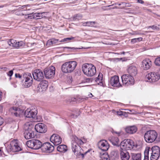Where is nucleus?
Here are the masks:
<instances>
[{
  "label": "nucleus",
  "instance_id": "28",
  "mask_svg": "<svg viewBox=\"0 0 160 160\" xmlns=\"http://www.w3.org/2000/svg\"><path fill=\"white\" fill-rule=\"evenodd\" d=\"M57 149V151L61 152H65L68 150L67 146L65 145L62 144L58 146Z\"/></svg>",
  "mask_w": 160,
  "mask_h": 160
},
{
  "label": "nucleus",
  "instance_id": "24",
  "mask_svg": "<svg viewBox=\"0 0 160 160\" xmlns=\"http://www.w3.org/2000/svg\"><path fill=\"white\" fill-rule=\"evenodd\" d=\"M120 155L122 160H129L130 156L129 153L125 150H120Z\"/></svg>",
  "mask_w": 160,
  "mask_h": 160
},
{
  "label": "nucleus",
  "instance_id": "26",
  "mask_svg": "<svg viewBox=\"0 0 160 160\" xmlns=\"http://www.w3.org/2000/svg\"><path fill=\"white\" fill-rule=\"evenodd\" d=\"M126 132L130 134H132L136 132L137 130V128L135 126H128L125 128Z\"/></svg>",
  "mask_w": 160,
  "mask_h": 160
},
{
  "label": "nucleus",
  "instance_id": "41",
  "mask_svg": "<svg viewBox=\"0 0 160 160\" xmlns=\"http://www.w3.org/2000/svg\"><path fill=\"white\" fill-rule=\"evenodd\" d=\"M79 115V111H76V112L73 113L71 115V116L73 118H77Z\"/></svg>",
  "mask_w": 160,
  "mask_h": 160
},
{
  "label": "nucleus",
  "instance_id": "42",
  "mask_svg": "<svg viewBox=\"0 0 160 160\" xmlns=\"http://www.w3.org/2000/svg\"><path fill=\"white\" fill-rule=\"evenodd\" d=\"M63 48H68V49H75V48H71V47H63ZM84 48L83 47H81V48H75V49H88V48Z\"/></svg>",
  "mask_w": 160,
  "mask_h": 160
},
{
  "label": "nucleus",
  "instance_id": "7",
  "mask_svg": "<svg viewBox=\"0 0 160 160\" xmlns=\"http://www.w3.org/2000/svg\"><path fill=\"white\" fill-rule=\"evenodd\" d=\"M27 146L33 149H38L42 148V142L37 139H32L26 142Z\"/></svg>",
  "mask_w": 160,
  "mask_h": 160
},
{
  "label": "nucleus",
  "instance_id": "20",
  "mask_svg": "<svg viewBox=\"0 0 160 160\" xmlns=\"http://www.w3.org/2000/svg\"><path fill=\"white\" fill-rule=\"evenodd\" d=\"M152 61L148 58L143 60L142 62V67L144 70H148L152 66Z\"/></svg>",
  "mask_w": 160,
  "mask_h": 160
},
{
  "label": "nucleus",
  "instance_id": "60",
  "mask_svg": "<svg viewBox=\"0 0 160 160\" xmlns=\"http://www.w3.org/2000/svg\"><path fill=\"white\" fill-rule=\"evenodd\" d=\"M91 81V79L90 78H88L86 79V82H89Z\"/></svg>",
  "mask_w": 160,
  "mask_h": 160
},
{
  "label": "nucleus",
  "instance_id": "2",
  "mask_svg": "<svg viewBox=\"0 0 160 160\" xmlns=\"http://www.w3.org/2000/svg\"><path fill=\"white\" fill-rule=\"evenodd\" d=\"M83 72L85 75L88 77H92L96 72L95 67L92 64L85 63L82 67Z\"/></svg>",
  "mask_w": 160,
  "mask_h": 160
},
{
  "label": "nucleus",
  "instance_id": "48",
  "mask_svg": "<svg viewBox=\"0 0 160 160\" xmlns=\"http://www.w3.org/2000/svg\"><path fill=\"white\" fill-rule=\"evenodd\" d=\"M28 15L29 19H34V13H30L28 14Z\"/></svg>",
  "mask_w": 160,
  "mask_h": 160
},
{
  "label": "nucleus",
  "instance_id": "19",
  "mask_svg": "<svg viewBox=\"0 0 160 160\" xmlns=\"http://www.w3.org/2000/svg\"><path fill=\"white\" fill-rule=\"evenodd\" d=\"M110 83L114 87H122V84L119 82V77L117 76H114L111 78Z\"/></svg>",
  "mask_w": 160,
  "mask_h": 160
},
{
  "label": "nucleus",
  "instance_id": "40",
  "mask_svg": "<svg viewBox=\"0 0 160 160\" xmlns=\"http://www.w3.org/2000/svg\"><path fill=\"white\" fill-rule=\"evenodd\" d=\"M154 63L156 65L160 66V57L157 58L155 59Z\"/></svg>",
  "mask_w": 160,
  "mask_h": 160
},
{
  "label": "nucleus",
  "instance_id": "35",
  "mask_svg": "<svg viewBox=\"0 0 160 160\" xmlns=\"http://www.w3.org/2000/svg\"><path fill=\"white\" fill-rule=\"evenodd\" d=\"M96 22H88L84 23L85 24L84 26H86L89 27H96V26L95 25Z\"/></svg>",
  "mask_w": 160,
  "mask_h": 160
},
{
  "label": "nucleus",
  "instance_id": "52",
  "mask_svg": "<svg viewBox=\"0 0 160 160\" xmlns=\"http://www.w3.org/2000/svg\"><path fill=\"white\" fill-rule=\"evenodd\" d=\"M122 4L126 6L127 7H130L131 6V4L130 3H126L125 2H122Z\"/></svg>",
  "mask_w": 160,
  "mask_h": 160
},
{
  "label": "nucleus",
  "instance_id": "13",
  "mask_svg": "<svg viewBox=\"0 0 160 160\" xmlns=\"http://www.w3.org/2000/svg\"><path fill=\"white\" fill-rule=\"evenodd\" d=\"M32 75L34 79L38 81H42L44 78L43 72L40 69L35 70L32 73Z\"/></svg>",
  "mask_w": 160,
  "mask_h": 160
},
{
  "label": "nucleus",
  "instance_id": "46",
  "mask_svg": "<svg viewBox=\"0 0 160 160\" xmlns=\"http://www.w3.org/2000/svg\"><path fill=\"white\" fill-rule=\"evenodd\" d=\"M19 14H17L18 15H24V18L26 19H29V18H28V14H25L24 15V14L23 13H22L21 12V11L19 12Z\"/></svg>",
  "mask_w": 160,
  "mask_h": 160
},
{
  "label": "nucleus",
  "instance_id": "15",
  "mask_svg": "<svg viewBox=\"0 0 160 160\" xmlns=\"http://www.w3.org/2000/svg\"><path fill=\"white\" fill-rule=\"evenodd\" d=\"M37 110L35 109L32 110L28 108L25 111L24 113L25 117L29 118H35L37 114Z\"/></svg>",
  "mask_w": 160,
  "mask_h": 160
},
{
  "label": "nucleus",
  "instance_id": "51",
  "mask_svg": "<svg viewBox=\"0 0 160 160\" xmlns=\"http://www.w3.org/2000/svg\"><path fill=\"white\" fill-rule=\"evenodd\" d=\"M70 102H76L77 101V97L76 98H71L69 100Z\"/></svg>",
  "mask_w": 160,
  "mask_h": 160
},
{
  "label": "nucleus",
  "instance_id": "11",
  "mask_svg": "<svg viewBox=\"0 0 160 160\" xmlns=\"http://www.w3.org/2000/svg\"><path fill=\"white\" fill-rule=\"evenodd\" d=\"M55 67L52 66L45 68L43 71L45 77L48 79L53 78L55 74Z\"/></svg>",
  "mask_w": 160,
  "mask_h": 160
},
{
  "label": "nucleus",
  "instance_id": "54",
  "mask_svg": "<svg viewBox=\"0 0 160 160\" xmlns=\"http://www.w3.org/2000/svg\"><path fill=\"white\" fill-rule=\"evenodd\" d=\"M151 28L153 29V30H157V29H158L159 28H158L157 26H154V25H153V26H152V27H151Z\"/></svg>",
  "mask_w": 160,
  "mask_h": 160
},
{
  "label": "nucleus",
  "instance_id": "57",
  "mask_svg": "<svg viewBox=\"0 0 160 160\" xmlns=\"http://www.w3.org/2000/svg\"><path fill=\"white\" fill-rule=\"evenodd\" d=\"M3 71H6L7 70L8 68L5 67H2L0 68Z\"/></svg>",
  "mask_w": 160,
  "mask_h": 160
},
{
  "label": "nucleus",
  "instance_id": "36",
  "mask_svg": "<svg viewBox=\"0 0 160 160\" xmlns=\"http://www.w3.org/2000/svg\"><path fill=\"white\" fill-rule=\"evenodd\" d=\"M102 160H110L108 155L107 153H104L101 156Z\"/></svg>",
  "mask_w": 160,
  "mask_h": 160
},
{
  "label": "nucleus",
  "instance_id": "34",
  "mask_svg": "<svg viewBox=\"0 0 160 160\" xmlns=\"http://www.w3.org/2000/svg\"><path fill=\"white\" fill-rule=\"evenodd\" d=\"M102 74L99 73L98 77L96 78L95 81L98 84L99 83H102L103 80Z\"/></svg>",
  "mask_w": 160,
  "mask_h": 160
},
{
  "label": "nucleus",
  "instance_id": "37",
  "mask_svg": "<svg viewBox=\"0 0 160 160\" xmlns=\"http://www.w3.org/2000/svg\"><path fill=\"white\" fill-rule=\"evenodd\" d=\"M17 46L16 48H18L20 47H23L24 46L25 43L22 41L18 42H17Z\"/></svg>",
  "mask_w": 160,
  "mask_h": 160
},
{
  "label": "nucleus",
  "instance_id": "33",
  "mask_svg": "<svg viewBox=\"0 0 160 160\" xmlns=\"http://www.w3.org/2000/svg\"><path fill=\"white\" fill-rule=\"evenodd\" d=\"M73 142H76L78 144V145H82L84 144L83 141H82L80 138H79L76 136H75L73 138Z\"/></svg>",
  "mask_w": 160,
  "mask_h": 160
},
{
  "label": "nucleus",
  "instance_id": "50",
  "mask_svg": "<svg viewBox=\"0 0 160 160\" xmlns=\"http://www.w3.org/2000/svg\"><path fill=\"white\" fill-rule=\"evenodd\" d=\"M51 40L53 44H55L58 42V39H56L55 38H52Z\"/></svg>",
  "mask_w": 160,
  "mask_h": 160
},
{
  "label": "nucleus",
  "instance_id": "44",
  "mask_svg": "<svg viewBox=\"0 0 160 160\" xmlns=\"http://www.w3.org/2000/svg\"><path fill=\"white\" fill-rule=\"evenodd\" d=\"M84 99L83 98H81L80 97H77L76 103H79L84 100Z\"/></svg>",
  "mask_w": 160,
  "mask_h": 160
},
{
  "label": "nucleus",
  "instance_id": "8",
  "mask_svg": "<svg viewBox=\"0 0 160 160\" xmlns=\"http://www.w3.org/2000/svg\"><path fill=\"white\" fill-rule=\"evenodd\" d=\"M122 85L128 86L133 85L134 83V80L132 76L128 74H124L121 77Z\"/></svg>",
  "mask_w": 160,
  "mask_h": 160
},
{
  "label": "nucleus",
  "instance_id": "23",
  "mask_svg": "<svg viewBox=\"0 0 160 160\" xmlns=\"http://www.w3.org/2000/svg\"><path fill=\"white\" fill-rule=\"evenodd\" d=\"M10 111L12 115L18 117L19 116L22 112V111L20 108L16 107H12L10 109Z\"/></svg>",
  "mask_w": 160,
  "mask_h": 160
},
{
  "label": "nucleus",
  "instance_id": "22",
  "mask_svg": "<svg viewBox=\"0 0 160 160\" xmlns=\"http://www.w3.org/2000/svg\"><path fill=\"white\" fill-rule=\"evenodd\" d=\"M146 153H152L160 154V148L158 146H154L151 148L149 147H146Z\"/></svg>",
  "mask_w": 160,
  "mask_h": 160
},
{
  "label": "nucleus",
  "instance_id": "4",
  "mask_svg": "<svg viewBox=\"0 0 160 160\" xmlns=\"http://www.w3.org/2000/svg\"><path fill=\"white\" fill-rule=\"evenodd\" d=\"M5 146L8 153L11 151L16 152L21 150V148L18 143L17 141L15 140L12 141L10 143L6 144Z\"/></svg>",
  "mask_w": 160,
  "mask_h": 160
},
{
  "label": "nucleus",
  "instance_id": "1",
  "mask_svg": "<svg viewBox=\"0 0 160 160\" xmlns=\"http://www.w3.org/2000/svg\"><path fill=\"white\" fill-rule=\"evenodd\" d=\"M15 77L22 80V86L24 88H28L32 86L33 81L31 74L29 72H25L22 75L19 73H16Z\"/></svg>",
  "mask_w": 160,
  "mask_h": 160
},
{
  "label": "nucleus",
  "instance_id": "17",
  "mask_svg": "<svg viewBox=\"0 0 160 160\" xmlns=\"http://www.w3.org/2000/svg\"><path fill=\"white\" fill-rule=\"evenodd\" d=\"M72 149L73 152L77 156H79L80 154L82 153V151H83V150L79 145L76 142H72Z\"/></svg>",
  "mask_w": 160,
  "mask_h": 160
},
{
  "label": "nucleus",
  "instance_id": "47",
  "mask_svg": "<svg viewBox=\"0 0 160 160\" xmlns=\"http://www.w3.org/2000/svg\"><path fill=\"white\" fill-rule=\"evenodd\" d=\"M90 151V150H88L87 151L85 152L84 153H83V151H82V153H80V155H81L82 156V158H83L84 157V156L85 155H86V154L89 152Z\"/></svg>",
  "mask_w": 160,
  "mask_h": 160
},
{
  "label": "nucleus",
  "instance_id": "63",
  "mask_svg": "<svg viewBox=\"0 0 160 160\" xmlns=\"http://www.w3.org/2000/svg\"><path fill=\"white\" fill-rule=\"evenodd\" d=\"M114 59L115 60H117L118 61H120V59L119 58H114Z\"/></svg>",
  "mask_w": 160,
  "mask_h": 160
},
{
  "label": "nucleus",
  "instance_id": "3",
  "mask_svg": "<svg viewBox=\"0 0 160 160\" xmlns=\"http://www.w3.org/2000/svg\"><path fill=\"white\" fill-rule=\"evenodd\" d=\"M77 66L75 61H71L64 63L61 66L62 71L64 73H70L72 72Z\"/></svg>",
  "mask_w": 160,
  "mask_h": 160
},
{
  "label": "nucleus",
  "instance_id": "6",
  "mask_svg": "<svg viewBox=\"0 0 160 160\" xmlns=\"http://www.w3.org/2000/svg\"><path fill=\"white\" fill-rule=\"evenodd\" d=\"M134 146L133 142L132 140L130 139H125L120 143L119 145L120 150L127 151L132 149Z\"/></svg>",
  "mask_w": 160,
  "mask_h": 160
},
{
  "label": "nucleus",
  "instance_id": "21",
  "mask_svg": "<svg viewBox=\"0 0 160 160\" xmlns=\"http://www.w3.org/2000/svg\"><path fill=\"white\" fill-rule=\"evenodd\" d=\"M48 82L46 80L42 81L39 84L38 88L39 92L46 91L48 88Z\"/></svg>",
  "mask_w": 160,
  "mask_h": 160
},
{
  "label": "nucleus",
  "instance_id": "61",
  "mask_svg": "<svg viewBox=\"0 0 160 160\" xmlns=\"http://www.w3.org/2000/svg\"><path fill=\"white\" fill-rule=\"evenodd\" d=\"M2 148H0V156L2 155Z\"/></svg>",
  "mask_w": 160,
  "mask_h": 160
},
{
  "label": "nucleus",
  "instance_id": "38",
  "mask_svg": "<svg viewBox=\"0 0 160 160\" xmlns=\"http://www.w3.org/2000/svg\"><path fill=\"white\" fill-rule=\"evenodd\" d=\"M74 37H71L70 38H63L62 39V40H61L59 42H68L69 41L74 39Z\"/></svg>",
  "mask_w": 160,
  "mask_h": 160
},
{
  "label": "nucleus",
  "instance_id": "5",
  "mask_svg": "<svg viewBox=\"0 0 160 160\" xmlns=\"http://www.w3.org/2000/svg\"><path fill=\"white\" fill-rule=\"evenodd\" d=\"M158 133L154 130H150L146 132L144 135L145 141L148 143L154 142L157 138Z\"/></svg>",
  "mask_w": 160,
  "mask_h": 160
},
{
  "label": "nucleus",
  "instance_id": "9",
  "mask_svg": "<svg viewBox=\"0 0 160 160\" xmlns=\"http://www.w3.org/2000/svg\"><path fill=\"white\" fill-rule=\"evenodd\" d=\"M160 78V75L157 72H151L146 76V81L150 82H154L158 81Z\"/></svg>",
  "mask_w": 160,
  "mask_h": 160
},
{
  "label": "nucleus",
  "instance_id": "49",
  "mask_svg": "<svg viewBox=\"0 0 160 160\" xmlns=\"http://www.w3.org/2000/svg\"><path fill=\"white\" fill-rule=\"evenodd\" d=\"M52 44H53L51 40V39L48 40L47 41L46 43L47 46H49Z\"/></svg>",
  "mask_w": 160,
  "mask_h": 160
},
{
  "label": "nucleus",
  "instance_id": "39",
  "mask_svg": "<svg viewBox=\"0 0 160 160\" xmlns=\"http://www.w3.org/2000/svg\"><path fill=\"white\" fill-rule=\"evenodd\" d=\"M142 38H133L131 40V42L134 43H136L138 42L141 41L142 40Z\"/></svg>",
  "mask_w": 160,
  "mask_h": 160
},
{
  "label": "nucleus",
  "instance_id": "18",
  "mask_svg": "<svg viewBox=\"0 0 160 160\" xmlns=\"http://www.w3.org/2000/svg\"><path fill=\"white\" fill-rule=\"evenodd\" d=\"M35 129L37 132L44 133L47 131V128L46 126L43 123H39L35 126Z\"/></svg>",
  "mask_w": 160,
  "mask_h": 160
},
{
  "label": "nucleus",
  "instance_id": "16",
  "mask_svg": "<svg viewBox=\"0 0 160 160\" xmlns=\"http://www.w3.org/2000/svg\"><path fill=\"white\" fill-rule=\"evenodd\" d=\"M50 140L55 146H57L61 143L62 139L58 134H54L51 136Z\"/></svg>",
  "mask_w": 160,
  "mask_h": 160
},
{
  "label": "nucleus",
  "instance_id": "32",
  "mask_svg": "<svg viewBox=\"0 0 160 160\" xmlns=\"http://www.w3.org/2000/svg\"><path fill=\"white\" fill-rule=\"evenodd\" d=\"M151 155L150 157L151 160H157L160 156V154L152 153H149Z\"/></svg>",
  "mask_w": 160,
  "mask_h": 160
},
{
  "label": "nucleus",
  "instance_id": "43",
  "mask_svg": "<svg viewBox=\"0 0 160 160\" xmlns=\"http://www.w3.org/2000/svg\"><path fill=\"white\" fill-rule=\"evenodd\" d=\"M146 148L144 152V158L143 160H149L148 154L149 153H146Z\"/></svg>",
  "mask_w": 160,
  "mask_h": 160
},
{
  "label": "nucleus",
  "instance_id": "30",
  "mask_svg": "<svg viewBox=\"0 0 160 160\" xmlns=\"http://www.w3.org/2000/svg\"><path fill=\"white\" fill-rule=\"evenodd\" d=\"M110 141L114 145L117 146L118 147L120 145H119L118 143L119 139L118 138L113 137Z\"/></svg>",
  "mask_w": 160,
  "mask_h": 160
},
{
  "label": "nucleus",
  "instance_id": "62",
  "mask_svg": "<svg viewBox=\"0 0 160 160\" xmlns=\"http://www.w3.org/2000/svg\"><path fill=\"white\" fill-rule=\"evenodd\" d=\"M2 94V92H0V101L1 100V99H2V97H1Z\"/></svg>",
  "mask_w": 160,
  "mask_h": 160
},
{
  "label": "nucleus",
  "instance_id": "55",
  "mask_svg": "<svg viewBox=\"0 0 160 160\" xmlns=\"http://www.w3.org/2000/svg\"><path fill=\"white\" fill-rule=\"evenodd\" d=\"M81 139L82 140V141H83V142L84 143L86 142L87 140L84 137H82L81 138Z\"/></svg>",
  "mask_w": 160,
  "mask_h": 160
},
{
  "label": "nucleus",
  "instance_id": "29",
  "mask_svg": "<svg viewBox=\"0 0 160 160\" xmlns=\"http://www.w3.org/2000/svg\"><path fill=\"white\" fill-rule=\"evenodd\" d=\"M45 12H36L34 13V19H40L43 18L45 17L44 14Z\"/></svg>",
  "mask_w": 160,
  "mask_h": 160
},
{
  "label": "nucleus",
  "instance_id": "59",
  "mask_svg": "<svg viewBox=\"0 0 160 160\" xmlns=\"http://www.w3.org/2000/svg\"><path fill=\"white\" fill-rule=\"evenodd\" d=\"M118 115L121 116L122 115V112L121 111H118L117 112Z\"/></svg>",
  "mask_w": 160,
  "mask_h": 160
},
{
  "label": "nucleus",
  "instance_id": "45",
  "mask_svg": "<svg viewBox=\"0 0 160 160\" xmlns=\"http://www.w3.org/2000/svg\"><path fill=\"white\" fill-rule=\"evenodd\" d=\"M7 74L8 76L10 77L9 79H11V77L13 74V70H11L9 71L8 72H7Z\"/></svg>",
  "mask_w": 160,
  "mask_h": 160
},
{
  "label": "nucleus",
  "instance_id": "58",
  "mask_svg": "<svg viewBox=\"0 0 160 160\" xmlns=\"http://www.w3.org/2000/svg\"><path fill=\"white\" fill-rule=\"evenodd\" d=\"M75 18H76V19H79V18H81L82 16L79 14H78L76 15Z\"/></svg>",
  "mask_w": 160,
  "mask_h": 160
},
{
  "label": "nucleus",
  "instance_id": "14",
  "mask_svg": "<svg viewBox=\"0 0 160 160\" xmlns=\"http://www.w3.org/2000/svg\"><path fill=\"white\" fill-rule=\"evenodd\" d=\"M98 146L102 150L106 151L108 150L109 145L107 141L102 140L98 142Z\"/></svg>",
  "mask_w": 160,
  "mask_h": 160
},
{
  "label": "nucleus",
  "instance_id": "12",
  "mask_svg": "<svg viewBox=\"0 0 160 160\" xmlns=\"http://www.w3.org/2000/svg\"><path fill=\"white\" fill-rule=\"evenodd\" d=\"M54 147L48 142L44 143L42 144L41 150L42 152L46 153H51L54 150Z\"/></svg>",
  "mask_w": 160,
  "mask_h": 160
},
{
  "label": "nucleus",
  "instance_id": "53",
  "mask_svg": "<svg viewBox=\"0 0 160 160\" xmlns=\"http://www.w3.org/2000/svg\"><path fill=\"white\" fill-rule=\"evenodd\" d=\"M4 122V119L1 117H0V126L2 125Z\"/></svg>",
  "mask_w": 160,
  "mask_h": 160
},
{
  "label": "nucleus",
  "instance_id": "25",
  "mask_svg": "<svg viewBox=\"0 0 160 160\" xmlns=\"http://www.w3.org/2000/svg\"><path fill=\"white\" fill-rule=\"evenodd\" d=\"M128 72L131 76H135L137 73V69L136 67L131 66L128 68Z\"/></svg>",
  "mask_w": 160,
  "mask_h": 160
},
{
  "label": "nucleus",
  "instance_id": "27",
  "mask_svg": "<svg viewBox=\"0 0 160 160\" xmlns=\"http://www.w3.org/2000/svg\"><path fill=\"white\" fill-rule=\"evenodd\" d=\"M132 158V160H141V154L140 153H131Z\"/></svg>",
  "mask_w": 160,
  "mask_h": 160
},
{
  "label": "nucleus",
  "instance_id": "56",
  "mask_svg": "<svg viewBox=\"0 0 160 160\" xmlns=\"http://www.w3.org/2000/svg\"><path fill=\"white\" fill-rule=\"evenodd\" d=\"M137 2L138 3L143 4L144 3V2L142 0H137Z\"/></svg>",
  "mask_w": 160,
  "mask_h": 160
},
{
  "label": "nucleus",
  "instance_id": "64",
  "mask_svg": "<svg viewBox=\"0 0 160 160\" xmlns=\"http://www.w3.org/2000/svg\"><path fill=\"white\" fill-rule=\"evenodd\" d=\"M31 44L32 45H36V43H35V42H33V43H31Z\"/></svg>",
  "mask_w": 160,
  "mask_h": 160
},
{
  "label": "nucleus",
  "instance_id": "10",
  "mask_svg": "<svg viewBox=\"0 0 160 160\" xmlns=\"http://www.w3.org/2000/svg\"><path fill=\"white\" fill-rule=\"evenodd\" d=\"M25 128L24 137L26 139H28L34 137V133L32 130L33 128L32 125L28 124H26L25 126Z\"/></svg>",
  "mask_w": 160,
  "mask_h": 160
},
{
  "label": "nucleus",
  "instance_id": "31",
  "mask_svg": "<svg viewBox=\"0 0 160 160\" xmlns=\"http://www.w3.org/2000/svg\"><path fill=\"white\" fill-rule=\"evenodd\" d=\"M17 42L16 40L13 39H10L8 41V43L9 46L15 48H16L17 45Z\"/></svg>",
  "mask_w": 160,
  "mask_h": 160
}]
</instances>
